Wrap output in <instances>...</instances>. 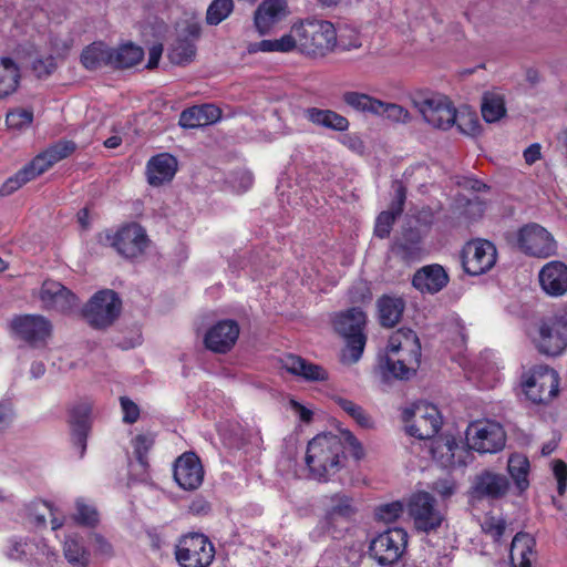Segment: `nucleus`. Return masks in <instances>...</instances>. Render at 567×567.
<instances>
[{
    "instance_id": "nucleus-1",
    "label": "nucleus",
    "mask_w": 567,
    "mask_h": 567,
    "mask_svg": "<svg viewBox=\"0 0 567 567\" xmlns=\"http://www.w3.org/2000/svg\"><path fill=\"white\" fill-rule=\"evenodd\" d=\"M320 504L323 515L309 533L311 542L322 543L328 536L342 538L359 512L358 501L344 492H337L323 495Z\"/></svg>"
},
{
    "instance_id": "nucleus-2",
    "label": "nucleus",
    "mask_w": 567,
    "mask_h": 567,
    "mask_svg": "<svg viewBox=\"0 0 567 567\" xmlns=\"http://www.w3.org/2000/svg\"><path fill=\"white\" fill-rule=\"evenodd\" d=\"M76 143L71 140H59L38 154L14 176L8 178L0 188L2 196L11 195L27 182L47 172L54 164L71 156L76 151Z\"/></svg>"
},
{
    "instance_id": "nucleus-3",
    "label": "nucleus",
    "mask_w": 567,
    "mask_h": 567,
    "mask_svg": "<svg viewBox=\"0 0 567 567\" xmlns=\"http://www.w3.org/2000/svg\"><path fill=\"white\" fill-rule=\"evenodd\" d=\"M343 445L337 435L318 434L307 446L306 464L318 480H327L341 467Z\"/></svg>"
},
{
    "instance_id": "nucleus-4",
    "label": "nucleus",
    "mask_w": 567,
    "mask_h": 567,
    "mask_svg": "<svg viewBox=\"0 0 567 567\" xmlns=\"http://www.w3.org/2000/svg\"><path fill=\"white\" fill-rule=\"evenodd\" d=\"M506 244L528 257L546 259L557 255V241L543 226L528 223L517 231L503 234Z\"/></svg>"
},
{
    "instance_id": "nucleus-5",
    "label": "nucleus",
    "mask_w": 567,
    "mask_h": 567,
    "mask_svg": "<svg viewBox=\"0 0 567 567\" xmlns=\"http://www.w3.org/2000/svg\"><path fill=\"white\" fill-rule=\"evenodd\" d=\"M296 48L308 55H324L337 45V32L327 20L306 19L291 29Z\"/></svg>"
},
{
    "instance_id": "nucleus-6",
    "label": "nucleus",
    "mask_w": 567,
    "mask_h": 567,
    "mask_svg": "<svg viewBox=\"0 0 567 567\" xmlns=\"http://www.w3.org/2000/svg\"><path fill=\"white\" fill-rule=\"evenodd\" d=\"M367 316L359 307H352L340 312L333 320L334 330L346 340L342 352L344 363H357L362 357L367 337L363 333Z\"/></svg>"
},
{
    "instance_id": "nucleus-7",
    "label": "nucleus",
    "mask_w": 567,
    "mask_h": 567,
    "mask_svg": "<svg viewBox=\"0 0 567 567\" xmlns=\"http://www.w3.org/2000/svg\"><path fill=\"white\" fill-rule=\"evenodd\" d=\"M411 102L423 120L435 128L447 130L456 122V109L445 95L417 91L411 95Z\"/></svg>"
},
{
    "instance_id": "nucleus-8",
    "label": "nucleus",
    "mask_w": 567,
    "mask_h": 567,
    "mask_svg": "<svg viewBox=\"0 0 567 567\" xmlns=\"http://www.w3.org/2000/svg\"><path fill=\"white\" fill-rule=\"evenodd\" d=\"M536 350L546 357H558L567 349V318L550 316L536 323L532 334Z\"/></svg>"
},
{
    "instance_id": "nucleus-9",
    "label": "nucleus",
    "mask_w": 567,
    "mask_h": 567,
    "mask_svg": "<svg viewBox=\"0 0 567 567\" xmlns=\"http://www.w3.org/2000/svg\"><path fill=\"white\" fill-rule=\"evenodd\" d=\"M524 377L522 386L533 403L547 405L559 394V374L549 365H535Z\"/></svg>"
},
{
    "instance_id": "nucleus-10",
    "label": "nucleus",
    "mask_w": 567,
    "mask_h": 567,
    "mask_svg": "<svg viewBox=\"0 0 567 567\" xmlns=\"http://www.w3.org/2000/svg\"><path fill=\"white\" fill-rule=\"evenodd\" d=\"M409 435L419 440L433 439L442 426V416L437 408L427 402H417L402 412Z\"/></svg>"
},
{
    "instance_id": "nucleus-11",
    "label": "nucleus",
    "mask_w": 567,
    "mask_h": 567,
    "mask_svg": "<svg viewBox=\"0 0 567 567\" xmlns=\"http://www.w3.org/2000/svg\"><path fill=\"white\" fill-rule=\"evenodd\" d=\"M408 545V533L400 527L388 528L369 545V555L380 566H390L402 557Z\"/></svg>"
},
{
    "instance_id": "nucleus-12",
    "label": "nucleus",
    "mask_w": 567,
    "mask_h": 567,
    "mask_svg": "<svg viewBox=\"0 0 567 567\" xmlns=\"http://www.w3.org/2000/svg\"><path fill=\"white\" fill-rule=\"evenodd\" d=\"M175 556L182 567H208L214 559L215 549L204 534L192 533L179 539Z\"/></svg>"
},
{
    "instance_id": "nucleus-13",
    "label": "nucleus",
    "mask_w": 567,
    "mask_h": 567,
    "mask_svg": "<svg viewBox=\"0 0 567 567\" xmlns=\"http://www.w3.org/2000/svg\"><path fill=\"white\" fill-rule=\"evenodd\" d=\"M122 301L113 290L94 293L86 305L83 316L89 324L96 329L110 327L120 316Z\"/></svg>"
},
{
    "instance_id": "nucleus-14",
    "label": "nucleus",
    "mask_w": 567,
    "mask_h": 567,
    "mask_svg": "<svg viewBox=\"0 0 567 567\" xmlns=\"http://www.w3.org/2000/svg\"><path fill=\"white\" fill-rule=\"evenodd\" d=\"M9 327L14 338L33 348L44 346L52 332L50 320L41 315H16Z\"/></svg>"
},
{
    "instance_id": "nucleus-15",
    "label": "nucleus",
    "mask_w": 567,
    "mask_h": 567,
    "mask_svg": "<svg viewBox=\"0 0 567 567\" xmlns=\"http://www.w3.org/2000/svg\"><path fill=\"white\" fill-rule=\"evenodd\" d=\"M105 240L127 259L143 255L150 244L145 229L137 223L127 224L114 234L107 233Z\"/></svg>"
},
{
    "instance_id": "nucleus-16",
    "label": "nucleus",
    "mask_w": 567,
    "mask_h": 567,
    "mask_svg": "<svg viewBox=\"0 0 567 567\" xmlns=\"http://www.w3.org/2000/svg\"><path fill=\"white\" fill-rule=\"evenodd\" d=\"M461 261L471 276H478L493 267L496 261V247L488 240H474L465 245Z\"/></svg>"
},
{
    "instance_id": "nucleus-17",
    "label": "nucleus",
    "mask_w": 567,
    "mask_h": 567,
    "mask_svg": "<svg viewBox=\"0 0 567 567\" xmlns=\"http://www.w3.org/2000/svg\"><path fill=\"white\" fill-rule=\"evenodd\" d=\"M409 513L416 529L425 533L435 530L443 522V515L435 508V498L427 492H420L412 496Z\"/></svg>"
},
{
    "instance_id": "nucleus-18",
    "label": "nucleus",
    "mask_w": 567,
    "mask_h": 567,
    "mask_svg": "<svg viewBox=\"0 0 567 567\" xmlns=\"http://www.w3.org/2000/svg\"><path fill=\"white\" fill-rule=\"evenodd\" d=\"M432 457L445 468L465 467L472 462L468 449L461 446L454 439H436L431 444Z\"/></svg>"
},
{
    "instance_id": "nucleus-19",
    "label": "nucleus",
    "mask_w": 567,
    "mask_h": 567,
    "mask_svg": "<svg viewBox=\"0 0 567 567\" xmlns=\"http://www.w3.org/2000/svg\"><path fill=\"white\" fill-rule=\"evenodd\" d=\"M239 324L233 319H223L213 324L205 333V347L215 353H227L239 337Z\"/></svg>"
},
{
    "instance_id": "nucleus-20",
    "label": "nucleus",
    "mask_w": 567,
    "mask_h": 567,
    "mask_svg": "<svg viewBox=\"0 0 567 567\" xmlns=\"http://www.w3.org/2000/svg\"><path fill=\"white\" fill-rule=\"evenodd\" d=\"M39 298L44 309L61 313L70 312L78 306V298L70 289L50 279L43 281Z\"/></svg>"
},
{
    "instance_id": "nucleus-21",
    "label": "nucleus",
    "mask_w": 567,
    "mask_h": 567,
    "mask_svg": "<svg viewBox=\"0 0 567 567\" xmlns=\"http://www.w3.org/2000/svg\"><path fill=\"white\" fill-rule=\"evenodd\" d=\"M174 478L186 491L197 489L204 480V468L194 452L182 454L174 463Z\"/></svg>"
},
{
    "instance_id": "nucleus-22",
    "label": "nucleus",
    "mask_w": 567,
    "mask_h": 567,
    "mask_svg": "<svg viewBox=\"0 0 567 567\" xmlns=\"http://www.w3.org/2000/svg\"><path fill=\"white\" fill-rule=\"evenodd\" d=\"M200 35L198 23H188L178 34L168 51V59L173 64H186L193 61L196 54L195 41Z\"/></svg>"
},
{
    "instance_id": "nucleus-23",
    "label": "nucleus",
    "mask_w": 567,
    "mask_h": 567,
    "mask_svg": "<svg viewBox=\"0 0 567 567\" xmlns=\"http://www.w3.org/2000/svg\"><path fill=\"white\" fill-rule=\"evenodd\" d=\"M543 291L550 297H560L567 292V265L553 260L544 265L538 274Z\"/></svg>"
},
{
    "instance_id": "nucleus-24",
    "label": "nucleus",
    "mask_w": 567,
    "mask_h": 567,
    "mask_svg": "<svg viewBox=\"0 0 567 567\" xmlns=\"http://www.w3.org/2000/svg\"><path fill=\"white\" fill-rule=\"evenodd\" d=\"M449 284V275L439 264L423 266L415 271L412 286L422 293L434 295Z\"/></svg>"
},
{
    "instance_id": "nucleus-25",
    "label": "nucleus",
    "mask_w": 567,
    "mask_h": 567,
    "mask_svg": "<svg viewBox=\"0 0 567 567\" xmlns=\"http://www.w3.org/2000/svg\"><path fill=\"white\" fill-rule=\"evenodd\" d=\"M91 409L85 403H79L71 408L69 423L71 426L73 445L80 449V457L86 450V440L90 431Z\"/></svg>"
},
{
    "instance_id": "nucleus-26",
    "label": "nucleus",
    "mask_w": 567,
    "mask_h": 567,
    "mask_svg": "<svg viewBox=\"0 0 567 567\" xmlns=\"http://www.w3.org/2000/svg\"><path fill=\"white\" fill-rule=\"evenodd\" d=\"M177 171V159L167 153L153 156L146 165L147 182L161 186L173 179Z\"/></svg>"
},
{
    "instance_id": "nucleus-27",
    "label": "nucleus",
    "mask_w": 567,
    "mask_h": 567,
    "mask_svg": "<svg viewBox=\"0 0 567 567\" xmlns=\"http://www.w3.org/2000/svg\"><path fill=\"white\" fill-rule=\"evenodd\" d=\"M282 368L296 377L309 382H320L328 379L327 371L319 364L307 361L296 354H286L281 359Z\"/></svg>"
},
{
    "instance_id": "nucleus-28",
    "label": "nucleus",
    "mask_w": 567,
    "mask_h": 567,
    "mask_svg": "<svg viewBox=\"0 0 567 567\" xmlns=\"http://www.w3.org/2000/svg\"><path fill=\"white\" fill-rule=\"evenodd\" d=\"M408 355L409 358L391 354L380 355L379 368L381 373L386 378L392 377L399 380H409L416 373L419 365L415 364L410 353H408Z\"/></svg>"
},
{
    "instance_id": "nucleus-29",
    "label": "nucleus",
    "mask_w": 567,
    "mask_h": 567,
    "mask_svg": "<svg viewBox=\"0 0 567 567\" xmlns=\"http://www.w3.org/2000/svg\"><path fill=\"white\" fill-rule=\"evenodd\" d=\"M220 116V109L214 104L194 105L181 113L178 123L184 128H197L216 123Z\"/></svg>"
},
{
    "instance_id": "nucleus-30",
    "label": "nucleus",
    "mask_w": 567,
    "mask_h": 567,
    "mask_svg": "<svg viewBox=\"0 0 567 567\" xmlns=\"http://www.w3.org/2000/svg\"><path fill=\"white\" fill-rule=\"evenodd\" d=\"M410 353L416 365L421 362V344L416 333L411 329H400L394 332L386 346V353L391 355H399L400 352Z\"/></svg>"
},
{
    "instance_id": "nucleus-31",
    "label": "nucleus",
    "mask_w": 567,
    "mask_h": 567,
    "mask_svg": "<svg viewBox=\"0 0 567 567\" xmlns=\"http://www.w3.org/2000/svg\"><path fill=\"white\" fill-rule=\"evenodd\" d=\"M305 117L312 124L336 132H344L349 128L348 118L332 110L308 107L303 112Z\"/></svg>"
},
{
    "instance_id": "nucleus-32",
    "label": "nucleus",
    "mask_w": 567,
    "mask_h": 567,
    "mask_svg": "<svg viewBox=\"0 0 567 567\" xmlns=\"http://www.w3.org/2000/svg\"><path fill=\"white\" fill-rule=\"evenodd\" d=\"M466 442L470 450H474L481 454L495 453L496 441L493 432L482 422H473L466 430Z\"/></svg>"
},
{
    "instance_id": "nucleus-33",
    "label": "nucleus",
    "mask_w": 567,
    "mask_h": 567,
    "mask_svg": "<svg viewBox=\"0 0 567 567\" xmlns=\"http://www.w3.org/2000/svg\"><path fill=\"white\" fill-rule=\"evenodd\" d=\"M394 256L403 261L410 262L420 258L421 237L417 230L409 229L401 238H398L391 246Z\"/></svg>"
},
{
    "instance_id": "nucleus-34",
    "label": "nucleus",
    "mask_w": 567,
    "mask_h": 567,
    "mask_svg": "<svg viewBox=\"0 0 567 567\" xmlns=\"http://www.w3.org/2000/svg\"><path fill=\"white\" fill-rule=\"evenodd\" d=\"M284 10L281 0H264L255 11V25L260 34H266L270 28L279 20V14Z\"/></svg>"
},
{
    "instance_id": "nucleus-35",
    "label": "nucleus",
    "mask_w": 567,
    "mask_h": 567,
    "mask_svg": "<svg viewBox=\"0 0 567 567\" xmlns=\"http://www.w3.org/2000/svg\"><path fill=\"white\" fill-rule=\"evenodd\" d=\"M405 308L401 297L382 296L378 300L379 320L382 327L392 328L399 323Z\"/></svg>"
},
{
    "instance_id": "nucleus-36",
    "label": "nucleus",
    "mask_w": 567,
    "mask_h": 567,
    "mask_svg": "<svg viewBox=\"0 0 567 567\" xmlns=\"http://www.w3.org/2000/svg\"><path fill=\"white\" fill-rule=\"evenodd\" d=\"M535 539L527 533L519 532L513 538L511 545L512 567H532L529 555L532 554Z\"/></svg>"
},
{
    "instance_id": "nucleus-37",
    "label": "nucleus",
    "mask_w": 567,
    "mask_h": 567,
    "mask_svg": "<svg viewBox=\"0 0 567 567\" xmlns=\"http://www.w3.org/2000/svg\"><path fill=\"white\" fill-rule=\"evenodd\" d=\"M81 62L87 70L112 66L111 48L103 42H94L83 50Z\"/></svg>"
},
{
    "instance_id": "nucleus-38",
    "label": "nucleus",
    "mask_w": 567,
    "mask_h": 567,
    "mask_svg": "<svg viewBox=\"0 0 567 567\" xmlns=\"http://www.w3.org/2000/svg\"><path fill=\"white\" fill-rule=\"evenodd\" d=\"M470 494L473 502L496 499V473L486 470L478 474L474 480Z\"/></svg>"
},
{
    "instance_id": "nucleus-39",
    "label": "nucleus",
    "mask_w": 567,
    "mask_h": 567,
    "mask_svg": "<svg viewBox=\"0 0 567 567\" xmlns=\"http://www.w3.org/2000/svg\"><path fill=\"white\" fill-rule=\"evenodd\" d=\"M20 80V70L10 58H0V99L16 92Z\"/></svg>"
},
{
    "instance_id": "nucleus-40",
    "label": "nucleus",
    "mask_w": 567,
    "mask_h": 567,
    "mask_svg": "<svg viewBox=\"0 0 567 567\" xmlns=\"http://www.w3.org/2000/svg\"><path fill=\"white\" fill-rule=\"evenodd\" d=\"M343 103L353 111L360 113L378 114L382 106V101L369 94L355 91H347L342 94Z\"/></svg>"
},
{
    "instance_id": "nucleus-41",
    "label": "nucleus",
    "mask_w": 567,
    "mask_h": 567,
    "mask_svg": "<svg viewBox=\"0 0 567 567\" xmlns=\"http://www.w3.org/2000/svg\"><path fill=\"white\" fill-rule=\"evenodd\" d=\"M112 68L127 69L140 63L144 56L142 48L126 43L117 49L111 48Z\"/></svg>"
},
{
    "instance_id": "nucleus-42",
    "label": "nucleus",
    "mask_w": 567,
    "mask_h": 567,
    "mask_svg": "<svg viewBox=\"0 0 567 567\" xmlns=\"http://www.w3.org/2000/svg\"><path fill=\"white\" fill-rule=\"evenodd\" d=\"M507 470L518 492L523 493L526 491L529 486L527 480L529 471L528 458L518 453L512 454L508 458Z\"/></svg>"
},
{
    "instance_id": "nucleus-43",
    "label": "nucleus",
    "mask_w": 567,
    "mask_h": 567,
    "mask_svg": "<svg viewBox=\"0 0 567 567\" xmlns=\"http://www.w3.org/2000/svg\"><path fill=\"white\" fill-rule=\"evenodd\" d=\"M296 48V39L293 33L285 34L280 39L261 40L259 42H251L247 47L249 53L257 52H290Z\"/></svg>"
},
{
    "instance_id": "nucleus-44",
    "label": "nucleus",
    "mask_w": 567,
    "mask_h": 567,
    "mask_svg": "<svg viewBox=\"0 0 567 567\" xmlns=\"http://www.w3.org/2000/svg\"><path fill=\"white\" fill-rule=\"evenodd\" d=\"M64 557L75 567H87L91 560L90 551L75 538H68L64 543Z\"/></svg>"
},
{
    "instance_id": "nucleus-45",
    "label": "nucleus",
    "mask_w": 567,
    "mask_h": 567,
    "mask_svg": "<svg viewBox=\"0 0 567 567\" xmlns=\"http://www.w3.org/2000/svg\"><path fill=\"white\" fill-rule=\"evenodd\" d=\"M333 400L338 406L342 409L348 415H350L361 427L371 429L373 426L371 416L363 410L362 406L342 396H336Z\"/></svg>"
},
{
    "instance_id": "nucleus-46",
    "label": "nucleus",
    "mask_w": 567,
    "mask_h": 567,
    "mask_svg": "<svg viewBox=\"0 0 567 567\" xmlns=\"http://www.w3.org/2000/svg\"><path fill=\"white\" fill-rule=\"evenodd\" d=\"M154 442V435L151 433L138 434L132 440L134 455L138 466H141L142 468V472H146L148 468L147 454L150 450L153 447Z\"/></svg>"
},
{
    "instance_id": "nucleus-47",
    "label": "nucleus",
    "mask_w": 567,
    "mask_h": 567,
    "mask_svg": "<svg viewBox=\"0 0 567 567\" xmlns=\"http://www.w3.org/2000/svg\"><path fill=\"white\" fill-rule=\"evenodd\" d=\"M233 0H214L206 13V21L210 25H217L225 20L233 11Z\"/></svg>"
},
{
    "instance_id": "nucleus-48",
    "label": "nucleus",
    "mask_w": 567,
    "mask_h": 567,
    "mask_svg": "<svg viewBox=\"0 0 567 567\" xmlns=\"http://www.w3.org/2000/svg\"><path fill=\"white\" fill-rule=\"evenodd\" d=\"M377 115H385L386 118L398 122L408 123L411 120L410 113L402 105L395 103H386L382 101V106Z\"/></svg>"
},
{
    "instance_id": "nucleus-49",
    "label": "nucleus",
    "mask_w": 567,
    "mask_h": 567,
    "mask_svg": "<svg viewBox=\"0 0 567 567\" xmlns=\"http://www.w3.org/2000/svg\"><path fill=\"white\" fill-rule=\"evenodd\" d=\"M33 120V112L29 110L18 109L9 112L6 123L9 128L22 130L29 126Z\"/></svg>"
},
{
    "instance_id": "nucleus-50",
    "label": "nucleus",
    "mask_w": 567,
    "mask_h": 567,
    "mask_svg": "<svg viewBox=\"0 0 567 567\" xmlns=\"http://www.w3.org/2000/svg\"><path fill=\"white\" fill-rule=\"evenodd\" d=\"M403 513V505L401 502H392L389 504L380 505L374 511V516L378 520L384 523H392Z\"/></svg>"
},
{
    "instance_id": "nucleus-51",
    "label": "nucleus",
    "mask_w": 567,
    "mask_h": 567,
    "mask_svg": "<svg viewBox=\"0 0 567 567\" xmlns=\"http://www.w3.org/2000/svg\"><path fill=\"white\" fill-rule=\"evenodd\" d=\"M74 518L81 525L94 526L99 522V514L94 507L86 505L83 499H78Z\"/></svg>"
},
{
    "instance_id": "nucleus-52",
    "label": "nucleus",
    "mask_w": 567,
    "mask_h": 567,
    "mask_svg": "<svg viewBox=\"0 0 567 567\" xmlns=\"http://www.w3.org/2000/svg\"><path fill=\"white\" fill-rule=\"evenodd\" d=\"M396 218L390 210L380 213L375 220L374 235L381 239L388 238Z\"/></svg>"
},
{
    "instance_id": "nucleus-53",
    "label": "nucleus",
    "mask_w": 567,
    "mask_h": 567,
    "mask_svg": "<svg viewBox=\"0 0 567 567\" xmlns=\"http://www.w3.org/2000/svg\"><path fill=\"white\" fill-rule=\"evenodd\" d=\"M454 124H456L460 132H462L466 135L475 136L480 133L481 124L475 114H471V113H462L461 115L456 114V122Z\"/></svg>"
},
{
    "instance_id": "nucleus-54",
    "label": "nucleus",
    "mask_w": 567,
    "mask_h": 567,
    "mask_svg": "<svg viewBox=\"0 0 567 567\" xmlns=\"http://www.w3.org/2000/svg\"><path fill=\"white\" fill-rule=\"evenodd\" d=\"M481 112L486 123L496 122V95L493 92H486L483 95Z\"/></svg>"
},
{
    "instance_id": "nucleus-55",
    "label": "nucleus",
    "mask_w": 567,
    "mask_h": 567,
    "mask_svg": "<svg viewBox=\"0 0 567 567\" xmlns=\"http://www.w3.org/2000/svg\"><path fill=\"white\" fill-rule=\"evenodd\" d=\"M16 420V410L9 400L0 401V434L11 427Z\"/></svg>"
},
{
    "instance_id": "nucleus-56",
    "label": "nucleus",
    "mask_w": 567,
    "mask_h": 567,
    "mask_svg": "<svg viewBox=\"0 0 567 567\" xmlns=\"http://www.w3.org/2000/svg\"><path fill=\"white\" fill-rule=\"evenodd\" d=\"M56 69L54 56L48 55L45 58L35 59L32 62V70L38 78L49 76Z\"/></svg>"
},
{
    "instance_id": "nucleus-57",
    "label": "nucleus",
    "mask_w": 567,
    "mask_h": 567,
    "mask_svg": "<svg viewBox=\"0 0 567 567\" xmlns=\"http://www.w3.org/2000/svg\"><path fill=\"white\" fill-rule=\"evenodd\" d=\"M120 403L123 412V422L126 424L135 423L140 417L138 405L127 396H122Z\"/></svg>"
},
{
    "instance_id": "nucleus-58",
    "label": "nucleus",
    "mask_w": 567,
    "mask_h": 567,
    "mask_svg": "<svg viewBox=\"0 0 567 567\" xmlns=\"http://www.w3.org/2000/svg\"><path fill=\"white\" fill-rule=\"evenodd\" d=\"M520 171L512 167H498V187L511 189L518 182Z\"/></svg>"
},
{
    "instance_id": "nucleus-59",
    "label": "nucleus",
    "mask_w": 567,
    "mask_h": 567,
    "mask_svg": "<svg viewBox=\"0 0 567 567\" xmlns=\"http://www.w3.org/2000/svg\"><path fill=\"white\" fill-rule=\"evenodd\" d=\"M405 199H406L405 187L402 184H400L398 186V188L395 189V197L392 200L389 210L399 217L404 209Z\"/></svg>"
},
{
    "instance_id": "nucleus-60",
    "label": "nucleus",
    "mask_w": 567,
    "mask_h": 567,
    "mask_svg": "<svg viewBox=\"0 0 567 567\" xmlns=\"http://www.w3.org/2000/svg\"><path fill=\"white\" fill-rule=\"evenodd\" d=\"M92 545L97 554L107 557L112 555V545L101 534L92 535Z\"/></svg>"
},
{
    "instance_id": "nucleus-61",
    "label": "nucleus",
    "mask_w": 567,
    "mask_h": 567,
    "mask_svg": "<svg viewBox=\"0 0 567 567\" xmlns=\"http://www.w3.org/2000/svg\"><path fill=\"white\" fill-rule=\"evenodd\" d=\"M524 161L527 165H533L542 158V145L533 143L523 152Z\"/></svg>"
},
{
    "instance_id": "nucleus-62",
    "label": "nucleus",
    "mask_w": 567,
    "mask_h": 567,
    "mask_svg": "<svg viewBox=\"0 0 567 567\" xmlns=\"http://www.w3.org/2000/svg\"><path fill=\"white\" fill-rule=\"evenodd\" d=\"M432 488L444 498L452 496L455 492V486L450 480H439L433 483Z\"/></svg>"
},
{
    "instance_id": "nucleus-63",
    "label": "nucleus",
    "mask_w": 567,
    "mask_h": 567,
    "mask_svg": "<svg viewBox=\"0 0 567 567\" xmlns=\"http://www.w3.org/2000/svg\"><path fill=\"white\" fill-rule=\"evenodd\" d=\"M342 437L352 449L353 456L355 458H361L363 456V449L359 440L350 431H343Z\"/></svg>"
},
{
    "instance_id": "nucleus-64",
    "label": "nucleus",
    "mask_w": 567,
    "mask_h": 567,
    "mask_svg": "<svg viewBox=\"0 0 567 567\" xmlns=\"http://www.w3.org/2000/svg\"><path fill=\"white\" fill-rule=\"evenodd\" d=\"M482 530L492 543H496V519L493 516H486L481 524Z\"/></svg>"
}]
</instances>
